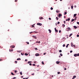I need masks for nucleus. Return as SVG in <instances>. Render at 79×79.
<instances>
[{"mask_svg": "<svg viewBox=\"0 0 79 79\" xmlns=\"http://www.w3.org/2000/svg\"><path fill=\"white\" fill-rule=\"evenodd\" d=\"M73 35V34L72 33L69 36V37H71V35Z\"/></svg>", "mask_w": 79, "mask_h": 79, "instance_id": "bb28decb", "label": "nucleus"}, {"mask_svg": "<svg viewBox=\"0 0 79 79\" xmlns=\"http://www.w3.org/2000/svg\"><path fill=\"white\" fill-rule=\"evenodd\" d=\"M11 74H12V75H13V76H14V75H15V74H14L13 73H11Z\"/></svg>", "mask_w": 79, "mask_h": 79, "instance_id": "b1692460", "label": "nucleus"}, {"mask_svg": "<svg viewBox=\"0 0 79 79\" xmlns=\"http://www.w3.org/2000/svg\"><path fill=\"white\" fill-rule=\"evenodd\" d=\"M39 19H43L44 18L43 17H39Z\"/></svg>", "mask_w": 79, "mask_h": 79, "instance_id": "39448f33", "label": "nucleus"}, {"mask_svg": "<svg viewBox=\"0 0 79 79\" xmlns=\"http://www.w3.org/2000/svg\"><path fill=\"white\" fill-rule=\"evenodd\" d=\"M31 75H32L33 76H34V73H33L31 74Z\"/></svg>", "mask_w": 79, "mask_h": 79, "instance_id": "5fc2aeb1", "label": "nucleus"}, {"mask_svg": "<svg viewBox=\"0 0 79 79\" xmlns=\"http://www.w3.org/2000/svg\"><path fill=\"white\" fill-rule=\"evenodd\" d=\"M56 13H59V11L56 10Z\"/></svg>", "mask_w": 79, "mask_h": 79, "instance_id": "e433bc0d", "label": "nucleus"}, {"mask_svg": "<svg viewBox=\"0 0 79 79\" xmlns=\"http://www.w3.org/2000/svg\"><path fill=\"white\" fill-rule=\"evenodd\" d=\"M60 24V22H58L57 23V24Z\"/></svg>", "mask_w": 79, "mask_h": 79, "instance_id": "3c124183", "label": "nucleus"}, {"mask_svg": "<svg viewBox=\"0 0 79 79\" xmlns=\"http://www.w3.org/2000/svg\"><path fill=\"white\" fill-rule=\"evenodd\" d=\"M35 32V33H38V32H37V31H34V32Z\"/></svg>", "mask_w": 79, "mask_h": 79, "instance_id": "a19ab883", "label": "nucleus"}, {"mask_svg": "<svg viewBox=\"0 0 79 79\" xmlns=\"http://www.w3.org/2000/svg\"><path fill=\"white\" fill-rule=\"evenodd\" d=\"M37 25H38V26H42V23H37Z\"/></svg>", "mask_w": 79, "mask_h": 79, "instance_id": "f03ea898", "label": "nucleus"}, {"mask_svg": "<svg viewBox=\"0 0 79 79\" xmlns=\"http://www.w3.org/2000/svg\"><path fill=\"white\" fill-rule=\"evenodd\" d=\"M17 60H21V58H18Z\"/></svg>", "mask_w": 79, "mask_h": 79, "instance_id": "4be33fe9", "label": "nucleus"}, {"mask_svg": "<svg viewBox=\"0 0 79 79\" xmlns=\"http://www.w3.org/2000/svg\"><path fill=\"white\" fill-rule=\"evenodd\" d=\"M69 45V44H68L67 45H66V48H68V45Z\"/></svg>", "mask_w": 79, "mask_h": 79, "instance_id": "2eb2a0df", "label": "nucleus"}, {"mask_svg": "<svg viewBox=\"0 0 79 79\" xmlns=\"http://www.w3.org/2000/svg\"><path fill=\"white\" fill-rule=\"evenodd\" d=\"M49 20H51L52 19H51V18H49Z\"/></svg>", "mask_w": 79, "mask_h": 79, "instance_id": "09e8293b", "label": "nucleus"}, {"mask_svg": "<svg viewBox=\"0 0 79 79\" xmlns=\"http://www.w3.org/2000/svg\"><path fill=\"white\" fill-rule=\"evenodd\" d=\"M40 41H39L38 42V44H40Z\"/></svg>", "mask_w": 79, "mask_h": 79, "instance_id": "4d7b16f0", "label": "nucleus"}, {"mask_svg": "<svg viewBox=\"0 0 79 79\" xmlns=\"http://www.w3.org/2000/svg\"><path fill=\"white\" fill-rule=\"evenodd\" d=\"M13 49L9 50V52H13Z\"/></svg>", "mask_w": 79, "mask_h": 79, "instance_id": "1a4fd4ad", "label": "nucleus"}, {"mask_svg": "<svg viewBox=\"0 0 79 79\" xmlns=\"http://www.w3.org/2000/svg\"><path fill=\"white\" fill-rule=\"evenodd\" d=\"M65 26V25H64V24H63L62 25V27H64Z\"/></svg>", "mask_w": 79, "mask_h": 79, "instance_id": "a211bd4d", "label": "nucleus"}, {"mask_svg": "<svg viewBox=\"0 0 79 79\" xmlns=\"http://www.w3.org/2000/svg\"><path fill=\"white\" fill-rule=\"evenodd\" d=\"M77 24H79V22H77Z\"/></svg>", "mask_w": 79, "mask_h": 79, "instance_id": "a18cd8bd", "label": "nucleus"}, {"mask_svg": "<svg viewBox=\"0 0 79 79\" xmlns=\"http://www.w3.org/2000/svg\"><path fill=\"white\" fill-rule=\"evenodd\" d=\"M42 64H44V61L42 62Z\"/></svg>", "mask_w": 79, "mask_h": 79, "instance_id": "cd10ccee", "label": "nucleus"}, {"mask_svg": "<svg viewBox=\"0 0 79 79\" xmlns=\"http://www.w3.org/2000/svg\"><path fill=\"white\" fill-rule=\"evenodd\" d=\"M60 63V61H57L56 62V64H59Z\"/></svg>", "mask_w": 79, "mask_h": 79, "instance_id": "0eeeda50", "label": "nucleus"}, {"mask_svg": "<svg viewBox=\"0 0 79 79\" xmlns=\"http://www.w3.org/2000/svg\"><path fill=\"white\" fill-rule=\"evenodd\" d=\"M60 55L61 56H63V54H62L61 53H60Z\"/></svg>", "mask_w": 79, "mask_h": 79, "instance_id": "c9c22d12", "label": "nucleus"}, {"mask_svg": "<svg viewBox=\"0 0 79 79\" xmlns=\"http://www.w3.org/2000/svg\"><path fill=\"white\" fill-rule=\"evenodd\" d=\"M35 50H37V48H35Z\"/></svg>", "mask_w": 79, "mask_h": 79, "instance_id": "774afa93", "label": "nucleus"}, {"mask_svg": "<svg viewBox=\"0 0 79 79\" xmlns=\"http://www.w3.org/2000/svg\"><path fill=\"white\" fill-rule=\"evenodd\" d=\"M25 61H27V59H26V60H25Z\"/></svg>", "mask_w": 79, "mask_h": 79, "instance_id": "864d4df0", "label": "nucleus"}, {"mask_svg": "<svg viewBox=\"0 0 79 79\" xmlns=\"http://www.w3.org/2000/svg\"><path fill=\"white\" fill-rule=\"evenodd\" d=\"M63 47H65V44H63Z\"/></svg>", "mask_w": 79, "mask_h": 79, "instance_id": "49530a36", "label": "nucleus"}, {"mask_svg": "<svg viewBox=\"0 0 79 79\" xmlns=\"http://www.w3.org/2000/svg\"><path fill=\"white\" fill-rule=\"evenodd\" d=\"M57 74H60V72H59L57 73Z\"/></svg>", "mask_w": 79, "mask_h": 79, "instance_id": "c756f323", "label": "nucleus"}, {"mask_svg": "<svg viewBox=\"0 0 79 79\" xmlns=\"http://www.w3.org/2000/svg\"><path fill=\"white\" fill-rule=\"evenodd\" d=\"M34 33V32H30V34H32V33Z\"/></svg>", "mask_w": 79, "mask_h": 79, "instance_id": "ea45409f", "label": "nucleus"}, {"mask_svg": "<svg viewBox=\"0 0 79 79\" xmlns=\"http://www.w3.org/2000/svg\"><path fill=\"white\" fill-rule=\"evenodd\" d=\"M15 63H18V62L17 61H15Z\"/></svg>", "mask_w": 79, "mask_h": 79, "instance_id": "de8ad7c7", "label": "nucleus"}, {"mask_svg": "<svg viewBox=\"0 0 79 79\" xmlns=\"http://www.w3.org/2000/svg\"><path fill=\"white\" fill-rule=\"evenodd\" d=\"M55 32H58V30H56V28H55Z\"/></svg>", "mask_w": 79, "mask_h": 79, "instance_id": "6e6552de", "label": "nucleus"}, {"mask_svg": "<svg viewBox=\"0 0 79 79\" xmlns=\"http://www.w3.org/2000/svg\"><path fill=\"white\" fill-rule=\"evenodd\" d=\"M53 9V7H51V10H52Z\"/></svg>", "mask_w": 79, "mask_h": 79, "instance_id": "72a5a7b5", "label": "nucleus"}, {"mask_svg": "<svg viewBox=\"0 0 79 79\" xmlns=\"http://www.w3.org/2000/svg\"><path fill=\"white\" fill-rule=\"evenodd\" d=\"M10 47L11 48H15V46L14 45H12L10 46Z\"/></svg>", "mask_w": 79, "mask_h": 79, "instance_id": "f257e3e1", "label": "nucleus"}, {"mask_svg": "<svg viewBox=\"0 0 79 79\" xmlns=\"http://www.w3.org/2000/svg\"><path fill=\"white\" fill-rule=\"evenodd\" d=\"M75 20H76V19H77V17H76L75 18V19H74Z\"/></svg>", "mask_w": 79, "mask_h": 79, "instance_id": "c85d7f7f", "label": "nucleus"}, {"mask_svg": "<svg viewBox=\"0 0 79 79\" xmlns=\"http://www.w3.org/2000/svg\"><path fill=\"white\" fill-rule=\"evenodd\" d=\"M76 76H74L73 77V78H76Z\"/></svg>", "mask_w": 79, "mask_h": 79, "instance_id": "a878e982", "label": "nucleus"}, {"mask_svg": "<svg viewBox=\"0 0 79 79\" xmlns=\"http://www.w3.org/2000/svg\"><path fill=\"white\" fill-rule=\"evenodd\" d=\"M77 37H79V35H77Z\"/></svg>", "mask_w": 79, "mask_h": 79, "instance_id": "603ef678", "label": "nucleus"}, {"mask_svg": "<svg viewBox=\"0 0 79 79\" xmlns=\"http://www.w3.org/2000/svg\"><path fill=\"white\" fill-rule=\"evenodd\" d=\"M73 27L75 29H77V27L76 26H74Z\"/></svg>", "mask_w": 79, "mask_h": 79, "instance_id": "4468645a", "label": "nucleus"}, {"mask_svg": "<svg viewBox=\"0 0 79 79\" xmlns=\"http://www.w3.org/2000/svg\"><path fill=\"white\" fill-rule=\"evenodd\" d=\"M21 54L22 55H24V53H21Z\"/></svg>", "mask_w": 79, "mask_h": 79, "instance_id": "58836bf2", "label": "nucleus"}, {"mask_svg": "<svg viewBox=\"0 0 79 79\" xmlns=\"http://www.w3.org/2000/svg\"><path fill=\"white\" fill-rule=\"evenodd\" d=\"M77 56H79V53H78L77 54Z\"/></svg>", "mask_w": 79, "mask_h": 79, "instance_id": "c03bdc74", "label": "nucleus"}, {"mask_svg": "<svg viewBox=\"0 0 79 79\" xmlns=\"http://www.w3.org/2000/svg\"><path fill=\"white\" fill-rule=\"evenodd\" d=\"M39 65H37V67H39Z\"/></svg>", "mask_w": 79, "mask_h": 79, "instance_id": "338daca9", "label": "nucleus"}, {"mask_svg": "<svg viewBox=\"0 0 79 79\" xmlns=\"http://www.w3.org/2000/svg\"><path fill=\"white\" fill-rule=\"evenodd\" d=\"M3 61V60H2V59H0V61Z\"/></svg>", "mask_w": 79, "mask_h": 79, "instance_id": "79ce46f5", "label": "nucleus"}, {"mask_svg": "<svg viewBox=\"0 0 79 79\" xmlns=\"http://www.w3.org/2000/svg\"><path fill=\"white\" fill-rule=\"evenodd\" d=\"M35 25V24H33V25H31V27H34V25Z\"/></svg>", "mask_w": 79, "mask_h": 79, "instance_id": "dca6fc26", "label": "nucleus"}, {"mask_svg": "<svg viewBox=\"0 0 79 79\" xmlns=\"http://www.w3.org/2000/svg\"><path fill=\"white\" fill-rule=\"evenodd\" d=\"M64 23H66V21H64Z\"/></svg>", "mask_w": 79, "mask_h": 79, "instance_id": "bf43d9fd", "label": "nucleus"}, {"mask_svg": "<svg viewBox=\"0 0 79 79\" xmlns=\"http://www.w3.org/2000/svg\"><path fill=\"white\" fill-rule=\"evenodd\" d=\"M23 76H21V78H23Z\"/></svg>", "mask_w": 79, "mask_h": 79, "instance_id": "0e129e2a", "label": "nucleus"}, {"mask_svg": "<svg viewBox=\"0 0 79 79\" xmlns=\"http://www.w3.org/2000/svg\"><path fill=\"white\" fill-rule=\"evenodd\" d=\"M77 15V14H75L73 15V17H76V15Z\"/></svg>", "mask_w": 79, "mask_h": 79, "instance_id": "9d476101", "label": "nucleus"}, {"mask_svg": "<svg viewBox=\"0 0 79 79\" xmlns=\"http://www.w3.org/2000/svg\"><path fill=\"white\" fill-rule=\"evenodd\" d=\"M38 42H39V41H36V43H38Z\"/></svg>", "mask_w": 79, "mask_h": 79, "instance_id": "680f3d73", "label": "nucleus"}, {"mask_svg": "<svg viewBox=\"0 0 79 79\" xmlns=\"http://www.w3.org/2000/svg\"><path fill=\"white\" fill-rule=\"evenodd\" d=\"M75 21V20L74 19H72V22H73V21Z\"/></svg>", "mask_w": 79, "mask_h": 79, "instance_id": "5701e85b", "label": "nucleus"}, {"mask_svg": "<svg viewBox=\"0 0 79 79\" xmlns=\"http://www.w3.org/2000/svg\"><path fill=\"white\" fill-rule=\"evenodd\" d=\"M32 37H33V38H35V39H37V37H36V36L33 35L32 36Z\"/></svg>", "mask_w": 79, "mask_h": 79, "instance_id": "20e7f679", "label": "nucleus"}, {"mask_svg": "<svg viewBox=\"0 0 79 79\" xmlns=\"http://www.w3.org/2000/svg\"><path fill=\"white\" fill-rule=\"evenodd\" d=\"M67 29H68L67 30V31H69L70 30V27H68L67 28Z\"/></svg>", "mask_w": 79, "mask_h": 79, "instance_id": "7ed1b4c3", "label": "nucleus"}, {"mask_svg": "<svg viewBox=\"0 0 79 79\" xmlns=\"http://www.w3.org/2000/svg\"><path fill=\"white\" fill-rule=\"evenodd\" d=\"M18 2V0H15V2Z\"/></svg>", "mask_w": 79, "mask_h": 79, "instance_id": "37998d69", "label": "nucleus"}, {"mask_svg": "<svg viewBox=\"0 0 79 79\" xmlns=\"http://www.w3.org/2000/svg\"><path fill=\"white\" fill-rule=\"evenodd\" d=\"M68 21H69L70 20V18H68Z\"/></svg>", "mask_w": 79, "mask_h": 79, "instance_id": "473e14b6", "label": "nucleus"}, {"mask_svg": "<svg viewBox=\"0 0 79 79\" xmlns=\"http://www.w3.org/2000/svg\"><path fill=\"white\" fill-rule=\"evenodd\" d=\"M35 64H33V66H35Z\"/></svg>", "mask_w": 79, "mask_h": 79, "instance_id": "8fccbe9b", "label": "nucleus"}, {"mask_svg": "<svg viewBox=\"0 0 79 79\" xmlns=\"http://www.w3.org/2000/svg\"><path fill=\"white\" fill-rule=\"evenodd\" d=\"M15 73H17V70H15Z\"/></svg>", "mask_w": 79, "mask_h": 79, "instance_id": "f704fd0d", "label": "nucleus"}, {"mask_svg": "<svg viewBox=\"0 0 79 79\" xmlns=\"http://www.w3.org/2000/svg\"><path fill=\"white\" fill-rule=\"evenodd\" d=\"M35 56H39V55H39V53H36L35 54Z\"/></svg>", "mask_w": 79, "mask_h": 79, "instance_id": "423d86ee", "label": "nucleus"}, {"mask_svg": "<svg viewBox=\"0 0 79 79\" xmlns=\"http://www.w3.org/2000/svg\"><path fill=\"white\" fill-rule=\"evenodd\" d=\"M70 53H72V52H73V51H70Z\"/></svg>", "mask_w": 79, "mask_h": 79, "instance_id": "052dcab7", "label": "nucleus"}, {"mask_svg": "<svg viewBox=\"0 0 79 79\" xmlns=\"http://www.w3.org/2000/svg\"><path fill=\"white\" fill-rule=\"evenodd\" d=\"M62 51H61V50H59V52H60V53H61V52H62Z\"/></svg>", "mask_w": 79, "mask_h": 79, "instance_id": "4c0bfd02", "label": "nucleus"}, {"mask_svg": "<svg viewBox=\"0 0 79 79\" xmlns=\"http://www.w3.org/2000/svg\"><path fill=\"white\" fill-rule=\"evenodd\" d=\"M31 62H32L31 61H28V64H29L30 63H31Z\"/></svg>", "mask_w": 79, "mask_h": 79, "instance_id": "aec40b11", "label": "nucleus"}, {"mask_svg": "<svg viewBox=\"0 0 79 79\" xmlns=\"http://www.w3.org/2000/svg\"><path fill=\"white\" fill-rule=\"evenodd\" d=\"M64 70H66V68H64Z\"/></svg>", "mask_w": 79, "mask_h": 79, "instance_id": "69168bd1", "label": "nucleus"}, {"mask_svg": "<svg viewBox=\"0 0 79 79\" xmlns=\"http://www.w3.org/2000/svg\"><path fill=\"white\" fill-rule=\"evenodd\" d=\"M56 19H57V20H58V19H59L58 17H56Z\"/></svg>", "mask_w": 79, "mask_h": 79, "instance_id": "7c9ffc66", "label": "nucleus"}, {"mask_svg": "<svg viewBox=\"0 0 79 79\" xmlns=\"http://www.w3.org/2000/svg\"><path fill=\"white\" fill-rule=\"evenodd\" d=\"M74 56H75V57H76V56H77V54H75L74 55Z\"/></svg>", "mask_w": 79, "mask_h": 79, "instance_id": "ddd939ff", "label": "nucleus"}, {"mask_svg": "<svg viewBox=\"0 0 79 79\" xmlns=\"http://www.w3.org/2000/svg\"><path fill=\"white\" fill-rule=\"evenodd\" d=\"M25 55H26V56H27V55H28V54H27V53H25Z\"/></svg>", "mask_w": 79, "mask_h": 79, "instance_id": "f3484780", "label": "nucleus"}, {"mask_svg": "<svg viewBox=\"0 0 79 79\" xmlns=\"http://www.w3.org/2000/svg\"><path fill=\"white\" fill-rule=\"evenodd\" d=\"M20 74H21V75H22L23 74V73H22V72H20Z\"/></svg>", "mask_w": 79, "mask_h": 79, "instance_id": "2f4dec72", "label": "nucleus"}, {"mask_svg": "<svg viewBox=\"0 0 79 79\" xmlns=\"http://www.w3.org/2000/svg\"><path fill=\"white\" fill-rule=\"evenodd\" d=\"M48 31H49L50 33H51V32H52V31H51L49 29Z\"/></svg>", "mask_w": 79, "mask_h": 79, "instance_id": "6ab92c4d", "label": "nucleus"}, {"mask_svg": "<svg viewBox=\"0 0 79 79\" xmlns=\"http://www.w3.org/2000/svg\"><path fill=\"white\" fill-rule=\"evenodd\" d=\"M71 46H72V47H73V43H71Z\"/></svg>", "mask_w": 79, "mask_h": 79, "instance_id": "f8f14e48", "label": "nucleus"}, {"mask_svg": "<svg viewBox=\"0 0 79 79\" xmlns=\"http://www.w3.org/2000/svg\"><path fill=\"white\" fill-rule=\"evenodd\" d=\"M61 31H60V30H59V33H61Z\"/></svg>", "mask_w": 79, "mask_h": 79, "instance_id": "13d9d810", "label": "nucleus"}, {"mask_svg": "<svg viewBox=\"0 0 79 79\" xmlns=\"http://www.w3.org/2000/svg\"><path fill=\"white\" fill-rule=\"evenodd\" d=\"M71 9H73V6H71Z\"/></svg>", "mask_w": 79, "mask_h": 79, "instance_id": "393cba45", "label": "nucleus"}, {"mask_svg": "<svg viewBox=\"0 0 79 79\" xmlns=\"http://www.w3.org/2000/svg\"><path fill=\"white\" fill-rule=\"evenodd\" d=\"M67 14V12H65V13H64V15H66Z\"/></svg>", "mask_w": 79, "mask_h": 79, "instance_id": "412c9836", "label": "nucleus"}, {"mask_svg": "<svg viewBox=\"0 0 79 79\" xmlns=\"http://www.w3.org/2000/svg\"><path fill=\"white\" fill-rule=\"evenodd\" d=\"M29 65H30V66H31L32 65V64L31 63H30L29 64Z\"/></svg>", "mask_w": 79, "mask_h": 79, "instance_id": "6e6d98bb", "label": "nucleus"}, {"mask_svg": "<svg viewBox=\"0 0 79 79\" xmlns=\"http://www.w3.org/2000/svg\"><path fill=\"white\" fill-rule=\"evenodd\" d=\"M27 44H29V42H27Z\"/></svg>", "mask_w": 79, "mask_h": 79, "instance_id": "e2e57ef3", "label": "nucleus"}, {"mask_svg": "<svg viewBox=\"0 0 79 79\" xmlns=\"http://www.w3.org/2000/svg\"><path fill=\"white\" fill-rule=\"evenodd\" d=\"M61 16H62V15L61 14H59V17H61Z\"/></svg>", "mask_w": 79, "mask_h": 79, "instance_id": "9b49d317", "label": "nucleus"}]
</instances>
